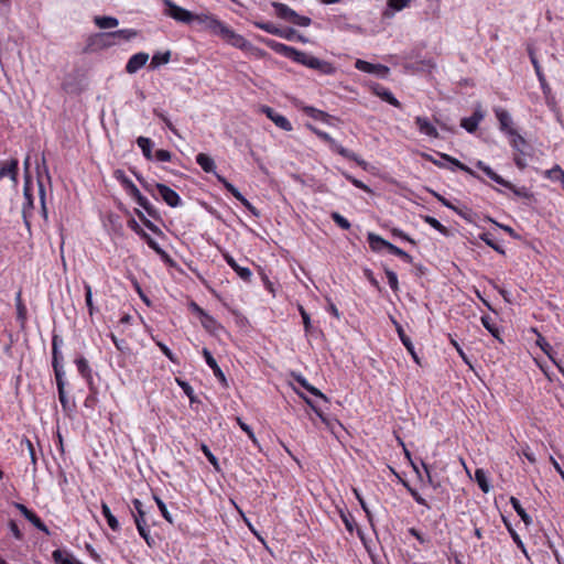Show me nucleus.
Returning <instances> with one entry per match:
<instances>
[{
  "label": "nucleus",
  "instance_id": "18",
  "mask_svg": "<svg viewBox=\"0 0 564 564\" xmlns=\"http://www.w3.org/2000/svg\"><path fill=\"white\" fill-rule=\"evenodd\" d=\"M368 242L372 251L376 252L380 251L383 248L389 250V247L392 246L391 242L384 240L382 237L373 232L368 234Z\"/></svg>",
  "mask_w": 564,
  "mask_h": 564
},
{
  "label": "nucleus",
  "instance_id": "21",
  "mask_svg": "<svg viewBox=\"0 0 564 564\" xmlns=\"http://www.w3.org/2000/svg\"><path fill=\"white\" fill-rule=\"evenodd\" d=\"M355 66L357 69L362 70L365 73H369V74L376 73L377 70H382L384 73L389 72V68L386 66L375 65V64H371V63L362 61V59H357Z\"/></svg>",
  "mask_w": 564,
  "mask_h": 564
},
{
  "label": "nucleus",
  "instance_id": "64",
  "mask_svg": "<svg viewBox=\"0 0 564 564\" xmlns=\"http://www.w3.org/2000/svg\"><path fill=\"white\" fill-rule=\"evenodd\" d=\"M409 2L410 0H388L389 7L397 11H400L403 8H405Z\"/></svg>",
  "mask_w": 564,
  "mask_h": 564
},
{
  "label": "nucleus",
  "instance_id": "51",
  "mask_svg": "<svg viewBox=\"0 0 564 564\" xmlns=\"http://www.w3.org/2000/svg\"><path fill=\"white\" fill-rule=\"evenodd\" d=\"M330 218L334 220V223L339 226L341 229L344 230H348L350 228V223L344 217L341 216L339 213L337 212H333L330 214Z\"/></svg>",
  "mask_w": 564,
  "mask_h": 564
},
{
  "label": "nucleus",
  "instance_id": "32",
  "mask_svg": "<svg viewBox=\"0 0 564 564\" xmlns=\"http://www.w3.org/2000/svg\"><path fill=\"white\" fill-rule=\"evenodd\" d=\"M94 21L99 29H111L119 24L118 19L113 17H96Z\"/></svg>",
  "mask_w": 564,
  "mask_h": 564
},
{
  "label": "nucleus",
  "instance_id": "4",
  "mask_svg": "<svg viewBox=\"0 0 564 564\" xmlns=\"http://www.w3.org/2000/svg\"><path fill=\"white\" fill-rule=\"evenodd\" d=\"M162 4L164 6L163 14L165 17L182 24H193L194 12L180 7L172 0H162Z\"/></svg>",
  "mask_w": 564,
  "mask_h": 564
},
{
  "label": "nucleus",
  "instance_id": "6",
  "mask_svg": "<svg viewBox=\"0 0 564 564\" xmlns=\"http://www.w3.org/2000/svg\"><path fill=\"white\" fill-rule=\"evenodd\" d=\"M273 8L275 9V13L280 19L286 20L299 26H308L312 20L308 17L300 15L293 9L288 7L284 3L273 2Z\"/></svg>",
  "mask_w": 564,
  "mask_h": 564
},
{
  "label": "nucleus",
  "instance_id": "31",
  "mask_svg": "<svg viewBox=\"0 0 564 564\" xmlns=\"http://www.w3.org/2000/svg\"><path fill=\"white\" fill-rule=\"evenodd\" d=\"M170 58H171L170 51H166L163 53H161V52L155 53L151 58L150 68L154 69V68L159 67L160 65L167 64L170 62Z\"/></svg>",
  "mask_w": 564,
  "mask_h": 564
},
{
  "label": "nucleus",
  "instance_id": "38",
  "mask_svg": "<svg viewBox=\"0 0 564 564\" xmlns=\"http://www.w3.org/2000/svg\"><path fill=\"white\" fill-rule=\"evenodd\" d=\"M475 479L484 492H488L490 490V486L487 480L486 473L482 469H477L475 471Z\"/></svg>",
  "mask_w": 564,
  "mask_h": 564
},
{
  "label": "nucleus",
  "instance_id": "54",
  "mask_svg": "<svg viewBox=\"0 0 564 564\" xmlns=\"http://www.w3.org/2000/svg\"><path fill=\"white\" fill-rule=\"evenodd\" d=\"M23 446L26 447L30 458H31V462L33 465H35L36 464V454H35V448H34L33 443L29 438H23L21 441V447L23 448Z\"/></svg>",
  "mask_w": 564,
  "mask_h": 564
},
{
  "label": "nucleus",
  "instance_id": "28",
  "mask_svg": "<svg viewBox=\"0 0 564 564\" xmlns=\"http://www.w3.org/2000/svg\"><path fill=\"white\" fill-rule=\"evenodd\" d=\"M393 323H394V325L397 327V332H398V335H399L402 344L411 352V355L413 356L415 361H419L417 357H416V355L414 352V347H413V344H412L411 339L409 338V336H406V334L404 333L402 326L399 323H397L395 321H393Z\"/></svg>",
  "mask_w": 564,
  "mask_h": 564
},
{
  "label": "nucleus",
  "instance_id": "37",
  "mask_svg": "<svg viewBox=\"0 0 564 564\" xmlns=\"http://www.w3.org/2000/svg\"><path fill=\"white\" fill-rule=\"evenodd\" d=\"M503 187L510 189L516 196L530 199L533 194L524 186L517 187L511 182L510 185H502Z\"/></svg>",
  "mask_w": 564,
  "mask_h": 564
},
{
  "label": "nucleus",
  "instance_id": "61",
  "mask_svg": "<svg viewBox=\"0 0 564 564\" xmlns=\"http://www.w3.org/2000/svg\"><path fill=\"white\" fill-rule=\"evenodd\" d=\"M141 207L148 213V215L154 219L160 217L158 209L147 199L144 205Z\"/></svg>",
  "mask_w": 564,
  "mask_h": 564
},
{
  "label": "nucleus",
  "instance_id": "48",
  "mask_svg": "<svg viewBox=\"0 0 564 564\" xmlns=\"http://www.w3.org/2000/svg\"><path fill=\"white\" fill-rule=\"evenodd\" d=\"M389 252L397 257H400L403 261H405L408 263H412V261H413L412 256H410L408 252H405L404 250H402L401 248H399L394 245L389 247Z\"/></svg>",
  "mask_w": 564,
  "mask_h": 564
},
{
  "label": "nucleus",
  "instance_id": "41",
  "mask_svg": "<svg viewBox=\"0 0 564 564\" xmlns=\"http://www.w3.org/2000/svg\"><path fill=\"white\" fill-rule=\"evenodd\" d=\"M272 121L275 123L276 127L284 131H291L293 129L291 122L288 120L286 117L280 115L276 112V115L273 117Z\"/></svg>",
  "mask_w": 564,
  "mask_h": 564
},
{
  "label": "nucleus",
  "instance_id": "27",
  "mask_svg": "<svg viewBox=\"0 0 564 564\" xmlns=\"http://www.w3.org/2000/svg\"><path fill=\"white\" fill-rule=\"evenodd\" d=\"M313 65L314 66H312V69H315L321 74L330 75L335 73V67L332 65V63L327 61L319 59L316 57L313 62Z\"/></svg>",
  "mask_w": 564,
  "mask_h": 564
},
{
  "label": "nucleus",
  "instance_id": "30",
  "mask_svg": "<svg viewBox=\"0 0 564 564\" xmlns=\"http://www.w3.org/2000/svg\"><path fill=\"white\" fill-rule=\"evenodd\" d=\"M510 503L511 506L513 507L514 511L518 513V516L521 518V520L527 524H531L532 523V519L531 517L527 513V511L522 508L520 501L514 498V497H511L510 498Z\"/></svg>",
  "mask_w": 564,
  "mask_h": 564
},
{
  "label": "nucleus",
  "instance_id": "34",
  "mask_svg": "<svg viewBox=\"0 0 564 564\" xmlns=\"http://www.w3.org/2000/svg\"><path fill=\"white\" fill-rule=\"evenodd\" d=\"M481 324L494 337L501 341V339L499 338V329L496 326L492 317H490L489 315L481 316Z\"/></svg>",
  "mask_w": 564,
  "mask_h": 564
},
{
  "label": "nucleus",
  "instance_id": "43",
  "mask_svg": "<svg viewBox=\"0 0 564 564\" xmlns=\"http://www.w3.org/2000/svg\"><path fill=\"white\" fill-rule=\"evenodd\" d=\"M84 289H85V301H86V305H87V308H88V313H89L90 316H93L94 313H95V306H94V303H93L91 286L88 283H84Z\"/></svg>",
  "mask_w": 564,
  "mask_h": 564
},
{
  "label": "nucleus",
  "instance_id": "23",
  "mask_svg": "<svg viewBox=\"0 0 564 564\" xmlns=\"http://www.w3.org/2000/svg\"><path fill=\"white\" fill-rule=\"evenodd\" d=\"M295 380H296V381H297V382H299V383H300V384H301L305 390H307L311 394H313V395H315V397H317V398L322 399V400H323V401H325V402H328L327 397H326L323 392H321L317 388H315V387H313L312 384H310V383L307 382V380H306L303 376H301V375L295 376Z\"/></svg>",
  "mask_w": 564,
  "mask_h": 564
},
{
  "label": "nucleus",
  "instance_id": "10",
  "mask_svg": "<svg viewBox=\"0 0 564 564\" xmlns=\"http://www.w3.org/2000/svg\"><path fill=\"white\" fill-rule=\"evenodd\" d=\"M23 196H24V204L22 207V216H23L24 224L29 228L30 227L29 218L31 217L32 210L34 208V199H33V195H32L31 181H30L29 176L25 177V182H24V186H23Z\"/></svg>",
  "mask_w": 564,
  "mask_h": 564
},
{
  "label": "nucleus",
  "instance_id": "16",
  "mask_svg": "<svg viewBox=\"0 0 564 564\" xmlns=\"http://www.w3.org/2000/svg\"><path fill=\"white\" fill-rule=\"evenodd\" d=\"M415 123L421 133L431 138H438L436 128L429 121L427 118L417 116L415 118Z\"/></svg>",
  "mask_w": 564,
  "mask_h": 564
},
{
  "label": "nucleus",
  "instance_id": "52",
  "mask_svg": "<svg viewBox=\"0 0 564 564\" xmlns=\"http://www.w3.org/2000/svg\"><path fill=\"white\" fill-rule=\"evenodd\" d=\"M480 239H481L484 242H486V245H487V246L491 247V248H492L494 250H496L497 252H499V253H501V254H503V253H505L503 248H502L500 245L496 243V242L490 238V234H487V232L482 234V235L480 236Z\"/></svg>",
  "mask_w": 564,
  "mask_h": 564
},
{
  "label": "nucleus",
  "instance_id": "15",
  "mask_svg": "<svg viewBox=\"0 0 564 564\" xmlns=\"http://www.w3.org/2000/svg\"><path fill=\"white\" fill-rule=\"evenodd\" d=\"M495 113L499 121L501 131H503L507 134L510 131L514 130V128H512V126H511L512 118L507 110H505L502 108H497V109H495Z\"/></svg>",
  "mask_w": 564,
  "mask_h": 564
},
{
  "label": "nucleus",
  "instance_id": "24",
  "mask_svg": "<svg viewBox=\"0 0 564 564\" xmlns=\"http://www.w3.org/2000/svg\"><path fill=\"white\" fill-rule=\"evenodd\" d=\"M52 557L55 564H74L76 561V558L70 553L63 550L53 551Z\"/></svg>",
  "mask_w": 564,
  "mask_h": 564
},
{
  "label": "nucleus",
  "instance_id": "45",
  "mask_svg": "<svg viewBox=\"0 0 564 564\" xmlns=\"http://www.w3.org/2000/svg\"><path fill=\"white\" fill-rule=\"evenodd\" d=\"M423 219L426 224H429L432 228L436 229L438 232L447 235V228L443 226L436 218L432 216H424Z\"/></svg>",
  "mask_w": 564,
  "mask_h": 564
},
{
  "label": "nucleus",
  "instance_id": "39",
  "mask_svg": "<svg viewBox=\"0 0 564 564\" xmlns=\"http://www.w3.org/2000/svg\"><path fill=\"white\" fill-rule=\"evenodd\" d=\"M545 176L552 181L564 182V171L560 165H555L552 169L545 171Z\"/></svg>",
  "mask_w": 564,
  "mask_h": 564
},
{
  "label": "nucleus",
  "instance_id": "13",
  "mask_svg": "<svg viewBox=\"0 0 564 564\" xmlns=\"http://www.w3.org/2000/svg\"><path fill=\"white\" fill-rule=\"evenodd\" d=\"M18 165H19V162L17 159H11L9 161L0 162V178L8 176L13 182H17Z\"/></svg>",
  "mask_w": 564,
  "mask_h": 564
},
{
  "label": "nucleus",
  "instance_id": "56",
  "mask_svg": "<svg viewBox=\"0 0 564 564\" xmlns=\"http://www.w3.org/2000/svg\"><path fill=\"white\" fill-rule=\"evenodd\" d=\"M147 245L160 256H166L165 251L159 246V243L150 236H144Z\"/></svg>",
  "mask_w": 564,
  "mask_h": 564
},
{
  "label": "nucleus",
  "instance_id": "11",
  "mask_svg": "<svg viewBox=\"0 0 564 564\" xmlns=\"http://www.w3.org/2000/svg\"><path fill=\"white\" fill-rule=\"evenodd\" d=\"M148 61H149L148 53H144V52L137 53L129 58V61L126 65V72L128 74H134L139 69H141L147 64Z\"/></svg>",
  "mask_w": 564,
  "mask_h": 564
},
{
  "label": "nucleus",
  "instance_id": "22",
  "mask_svg": "<svg viewBox=\"0 0 564 564\" xmlns=\"http://www.w3.org/2000/svg\"><path fill=\"white\" fill-rule=\"evenodd\" d=\"M375 93L377 96H379L382 100L387 101L391 106L397 108L401 107L400 101L393 96V94L388 88L377 87L375 89Z\"/></svg>",
  "mask_w": 564,
  "mask_h": 564
},
{
  "label": "nucleus",
  "instance_id": "17",
  "mask_svg": "<svg viewBox=\"0 0 564 564\" xmlns=\"http://www.w3.org/2000/svg\"><path fill=\"white\" fill-rule=\"evenodd\" d=\"M203 356L206 360V364L212 368L215 377L218 378L221 382H226V377H225L223 370L220 369L216 359L213 357V355L210 354V351L207 348L203 349Z\"/></svg>",
  "mask_w": 564,
  "mask_h": 564
},
{
  "label": "nucleus",
  "instance_id": "62",
  "mask_svg": "<svg viewBox=\"0 0 564 564\" xmlns=\"http://www.w3.org/2000/svg\"><path fill=\"white\" fill-rule=\"evenodd\" d=\"M191 308L194 313L198 314L200 317L206 318L207 321L214 322V318L208 315L199 305H197L195 302L191 303Z\"/></svg>",
  "mask_w": 564,
  "mask_h": 564
},
{
  "label": "nucleus",
  "instance_id": "55",
  "mask_svg": "<svg viewBox=\"0 0 564 564\" xmlns=\"http://www.w3.org/2000/svg\"><path fill=\"white\" fill-rule=\"evenodd\" d=\"M54 373H55L57 388L65 387V379H64L65 372L63 370L62 365H54Z\"/></svg>",
  "mask_w": 564,
  "mask_h": 564
},
{
  "label": "nucleus",
  "instance_id": "14",
  "mask_svg": "<svg viewBox=\"0 0 564 564\" xmlns=\"http://www.w3.org/2000/svg\"><path fill=\"white\" fill-rule=\"evenodd\" d=\"M227 264L246 282L251 280L252 273L249 268L241 267L237 261L228 253L224 254Z\"/></svg>",
  "mask_w": 564,
  "mask_h": 564
},
{
  "label": "nucleus",
  "instance_id": "29",
  "mask_svg": "<svg viewBox=\"0 0 564 564\" xmlns=\"http://www.w3.org/2000/svg\"><path fill=\"white\" fill-rule=\"evenodd\" d=\"M101 512H102V516L106 518L107 523L111 528V530L119 531L120 524H119L117 518L111 513L108 505L105 502H102V505H101Z\"/></svg>",
  "mask_w": 564,
  "mask_h": 564
},
{
  "label": "nucleus",
  "instance_id": "44",
  "mask_svg": "<svg viewBox=\"0 0 564 564\" xmlns=\"http://www.w3.org/2000/svg\"><path fill=\"white\" fill-rule=\"evenodd\" d=\"M384 273L387 275L388 283H389L391 290L394 293H397L399 291V281H398L397 273L394 271L390 270L389 268H384Z\"/></svg>",
  "mask_w": 564,
  "mask_h": 564
},
{
  "label": "nucleus",
  "instance_id": "58",
  "mask_svg": "<svg viewBox=\"0 0 564 564\" xmlns=\"http://www.w3.org/2000/svg\"><path fill=\"white\" fill-rule=\"evenodd\" d=\"M508 530L511 534L512 540L517 544V546L524 553L525 556H528L524 543L520 539L519 534L511 527H508Z\"/></svg>",
  "mask_w": 564,
  "mask_h": 564
},
{
  "label": "nucleus",
  "instance_id": "12",
  "mask_svg": "<svg viewBox=\"0 0 564 564\" xmlns=\"http://www.w3.org/2000/svg\"><path fill=\"white\" fill-rule=\"evenodd\" d=\"M482 119L484 112L480 108H477L470 117L462 119L460 126L469 133H473L477 130L478 124Z\"/></svg>",
  "mask_w": 564,
  "mask_h": 564
},
{
  "label": "nucleus",
  "instance_id": "47",
  "mask_svg": "<svg viewBox=\"0 0 564 564\" xmlns=\"http://www.w3.org/2000/svg\"><path fill=\"white\" fill-rule=\"evenodd\" d=\"M113 176L117 181L121 183L126 191L130 188L131 185H133V182L129 177H127L124 171L120 169L113 172Z\"/></svg>",
  "mask_w": 564,
  "mask_h": 564
},
{
  "label": "nucleus",
  "instance_id": "42",
  "mask_svg": "<svg viewBox=\"0 0 564 564\" xmlns=\"http://www.w3.org/2000/svg\"><path fill=\"white\" fill-rule=\"evenodd\" d=\"M254 25L267 33L282 36L281 30L270 22H256Z\"/></svg>",
  "mask_w": 564,
  "mask_h": 564
},
{
  "label": "nucleus",
  "instance_id": "46",
  "mask_svg": "<svg viewBox=\"0 0 564 564\" xmlns=\"http://www.w3.org/2000/svg\"><path fill=\"white\" fill-rule=\"evenodd\" d=\"M529 54H530L531 63H532V65H533V67L535 69L536 76H538L542 87L546 86L545 77H544V75H543V73L541 70V66H540V64H539L534 53L532 51H530Z\"/></svg>",
  "mask_w": 564,
  "mask_h": 564
},
{
  "label": "nucleus",
  "instance_id": "59",
  "mask_svg": "<svg viewBox=\"0 0 564 564\" xmlns=\"http://www.w3.org/2000/svg\"><path fill=\"white\" fill-rule=\"evenodd\" d=\"M154 158L159 162H170L172 159V153L167 150L160 149L155 151Z\"/></svg>",
  "mask_w": 564,
  "mask_h": 564
},
{
  "label": "nucleus",
  "instance_id": "5",
  "mask_svg": "<svg viewBox=\"0 0 564 564\" xmlns=\"http://www.w3.org/2000/svg\"><path fill=\"white\" fill-rule=\"evenodd\" d=\"M193 23H197L198 25H200V30L207 31L210 34L218 36L220 35L224 26L226 25L208 11L194 13Z\"/></svg>",
  "mask_w": 564,
  "mask_h": 564
},
{
  "label": "nucleus",
  "instance_id": "20",
  "mask_svg": "<svg viewBox=\"0 0 564 564\" xmlns=\"http://www.w3.org/2000/svg\"><path fill=\"white\" fill-rule=\"evenodd\" d=\"M507 135L510 138L511 147L516 151H518L520 153H524V148L527 147L525 139L521 134H519L516 129L510 131L509 133H507Z\"/></svg>",
  "mask_w": 564,
  "mask_h": 564
},
{
  "label": "nucleus",
  "instance_id": "8",
  "mask_svg": "<svg viewBox=\"0 0 564 564\" xmlns=\"http://www.w3.org/2000/svg\"><path fill=\"white\" fill-rule=\"evenodd\" d=\"M138 35V31L133 29H122L112 32H106L101 34L104 40V46H111L121 42H128Z\"/></svg>",
  "mask_w": 564,
  "mask_h": 564
},
{
  "label": "nucleus",
  "instance_id": "26",
  "mask_svg": "<svg viewBox=\"0 0 564 564\" xmlns=\"http://www.w3.org/2000/svg\"><path fill=\"white\" fill-rule=\"evenodd\" d=\"M137 144L138 147L141 149L142 151V154L148 159V160H152L153 159V154H152V147H153V142L150 138H147V137H139L137 139Z\"/></svg>",
  "mask_w": 564,
  "mask_h": 564
},
{
  "label": "nucleus",
  "instance_id": "53",
  "mask_svg": "<svg viewBox=\"0 0 564 564\" xmlns=\"http://www.w3.org/2000/svg\"><path fill=\"white\" fill-rule=\"evenodd\" d=\"M154 500L158 505V508L160 509L161 511V514L162 517L170 523H173V519H172V516L171 513L169 512L167 508H166V505L156 496H154Z\"/></svg>",
  "mask_w": 564,
  "mask_h": 564
},
{
  "label": "nucleus",
  "instance_id": "19",
  "mask_svg": "<svg viewBox=\"0 0 564 564\" xmlns=\"http://www.w3.org/2000/svg\"><path fill=\"white\" fill-rule=\"evenodd\" d=\"M196 163L202 167L204 172L215 173L216 164L209 155L205 153H198L196 155Z\"/></svg>",
  "mask_w": 564,
  "mask_h": 564
},
{
  "label": "nucleus",
  "instance_id": "7",
  "mask_svg": "<svg viewBox=\"0 0 564 564\" xmlns=\"http://www.w3.org/2000/svg\"><path fill=\"white\" fill-rule=\"evenodd\" d=\"M135 514H133L134 523L137 525V530L139 534L144 539L149 546L154 544V540L151 538L149 530L147 529L145 523V511L143 510V503L139 499L132 500Z\"/></svg>",
  "mask_w": 564,
  "mask_h": 564
},
{
  "label": "nucleus",
  "instance_id": "9",
  "mask_svg": "<svg viewBox=\"0 0 564 564\" xmlns=\"http://www.w3.org/2000/svg\"><path fill=\"white\" fill-rule=\"evenodd\" d=\"M223 40H225L228 44L243 50L248 51L252 47V44L246 40L242 35L237 34L234 30H231L229 26L225 25L220 35Z\"/></svg>",
  "mask_w": 564,
  "mask_h": 564
},
{
  "label": "nucleus",
  "instance_id": "33",
  "mask_svg": "<svg viewBox=\"0 0 564 564\" xmlns=\"http://www.w3.org/2000/svg\"><path fill=\"white\" fill-rule=\"evenodd\" d=\"M536 335H538V338H536V345L543 350V352L553 361L555 362V358L553 356L554 351H553V348L552 346L546 341V339L536 332V329H533Z\"/></svg>",
  "mask_w": 564,
  "mask_h": 564
},
{
  "label": "nucleus",
  "instance_id": "35",
  "mask_svg": "<svg viewBox=\"0 0 564 564\" xmlns=\"http://www.w3.org/2000/svg\"><path fill=\"white\" fill-rule=\"evenodd\" d=\"M15 306H17V317L21 323H24L26 319V307L22 302L21 291H19L15 295Z\"/></svg>",
  "mask_w": 564,
  "mask_h": 564
},
{
  "label": "nucleus",
  "instance_id": "57",
  "mask_svg": "<svg viewBox=\"0 0 564 564\" xmlns=\"http://www.w3.org/2000/svg\"><path fill=\"white\" fill-rule=\"evenodd\" d=\"M237 423L238 425L240 426V429L247 433L248 437L253 442V443H257V438H256V435L252 431V429L246 424L240 417H237Z\"/></svg>",
  "mask_w": 564,
  "mask_h": 564
},
{
  "label": "nucleus",
  "instance_id": "40",
  "mask_svg": "<svg viewBox=\"0 0 564 564\" xmlns=\"http://www.w3.org/2000/svg\"><path fill=\"white\" fill-rule=\"evenodd\" d=\"M135 214H137L138 218L142 221V224L149 230H151L152 232L158 234V235L162 234L161 229L156 225H154L151 220H149L140 209H135Z\"/></svg>",
  "mask_w": 564,
  "mask_h": 564
},
{
  "label": "nucleus",
  "instance_id": "36",
  "mask_svg": "<svg viewBox=\"0 0 564 564\" xmlns=\"http://www.w3.org/2000/svg\"><path fill=\"white\" fill-rule=\"evenodd\" d=\"M25 519H28L37 530L42 531L47 535L51 534L46 524L33 511Z\"/></svg>",
  "mask_w": 564,
  "mask_h": 564
},
{
  "label": "nucleus",
  "instance_id": "60",
  "mask_svg": "<svg viewBox=\"0 0 564 564\" xmlns=\"http://www.w3.org/2000/svg\"><path fill=\"white\" fill-rule=\"evenodd\" d=\"M128 226L131 230H133L137 235H139L141 237V239L144 240V236H148L149 234H147L142 228L141 226L137 223L135 219H130L128 221Z\"/></svg>",
  "mask_w": 564,
  "mask_h": 564
},
{
  "label": "nucleus",
  "instance_id": "63",
  "mask_svg": "<svg viewBox=\"0 0 564 564\" xmlns=\"http://www.w3.org/2000/svg\"><path fill=\"white\" fill-rule=\"evenodd\" d=\"M202 451H203V453L205 454V456H206V458L208 459V462H209L213 466L217 467V465H218V460H217L216 456L210 452V449L208 448V446H207V445H205V444H203V445H202Z\"/></svg>",
  "mask_w": 564,
  "mask_h": 564
},
{
  "label": "nucleus",
  "instance_id": "49",
  "mask_svg": "<svg viewBox=\"0 0 564 564\" xmlns=\"http://www.w3.org/2000/svg\"><path fill=\"white\" fill-rule=\"evenodd\" d=\"M484 173L499 185H510V182L498 175L490 166L484 169Z\"/></svg>",
  "mask_w": 564,
  "mask_h": 564
},
{
  "label": "nucleus",
  "instance_id": "50",
  "mask_svg": "<svg viewBox=\"0 0 564 564\" xmlns=\"http://www.w3.org/2000/svg\"><path fill=\"white\" fill-rule=\"evenodd\" d=\"M128 194L137 202L139 206L144 205L147 197H144L138 187L133 184L127 189Z\"/></svg>",
  "mask_w": 564,
  "mask_h": 564
},
{
  "label": "nucleus",
  "instance_id": "1",
  "mask_svg": "<svg viewBox=\"0 0 564 564\" xmlns=\"http://www.w3.org/2000/svg\"><path fill=\"white\" fill-rule=\"evenodd\" d=\"M134 175L145 191L153 193V188H156V191L159 192L162 199L170 207H177L181 205L182 199H181L180 195L174 189L169 187L167 185L162 184V183L150 184V183L145 182V180L142 176H140L138 174H134Z\"/></svg>",
  "mask_w": 564,
  "mask_h": 564
},
{
  "label": "nucleus",
  "instance_id": "25",
  "mask_svg": "<svg viewBox=\"0 0 564 564\" xmlns=\"http://www.w3.org/2000/svg\"><path fill=\"white\" fill-rule=\"evenodd\" d=\"M75 364L77 366L79 373L87 380L89 384H91V369L89 367L87 359L84 357H79L75 360Z\"/></svg>",
  "mask_w": 564,
  "mask_h": 564
},
{
  "label": "nucleus",
  "instance_id": "2",
  "mask_svg": "<svg viewBox=\"0 0 564 564\" xmlns=\"http://www.w3.org/2000/svg\"><path fill=\"white\" fill-rule=\"evenodd\" d=\"M271 47L282 54L283 56L301 64V65H304L308 68H312L313 65V62L314 59L316 58L315 56L308 54V53H305V52H302V51H299L296 50L295 47H292V46H288L283 43H276V42H273V44L271 45Z\"/></svg>",
  "mask_w": 564,
  "mask_h": 564
},
{
  "label": "nucleus",
  "instance_id": "3",
  "mask_svg": "<svg viewBox=\"0 0 564 564\" xmlns=\"http://www.w3.org/2000/svg\"><path fill=\"white\" fill-rule=\"evenodd\" d=\"M314 132L321 140L326 142L334 152L338 153L339 155H341L343 158H345L347 160L356 162L362 169H366L367 162L365 160H362L355 152L344 148L335 139H333L327 132H324V131H321L317 129H315Z\"/></svg>",
  "mask_w": 564,
  "mask_h": 564
}]
</instances>
